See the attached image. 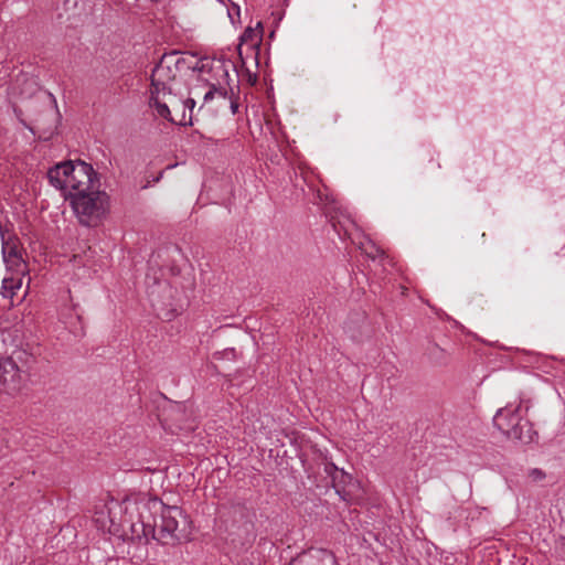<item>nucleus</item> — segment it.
Returning <instances> with one entry per match:
<instances>
[{
  "label": "nucleus",
  "instance_id": "nucleus-16",
  "mask_svg": "<svg viewBox=\"0 0 565 565\" xmlns=\"http://www.w3.org/2000/svg\"><path fill=\"white\" fill-rule=\"evenodd\" d=\"M216 92H217V89H215V88H212L209 92H206L204 95V100L207 102V100L212 99L214 96V93H216Z\"/></svg>",
  "mask_w": 565,
  "mask_h": 565
},
{
  "label": "nucleus",
  "instance_id": "nucleus-10",
  "mask_svg": "<svg viewBox=\"0 0 565 565\" xmlns=\"http://www.w3.org/2000/svg\"><path fill=\"white\" fill-rule=\"evenodd\" d=\"M22 286L21 275L4 277L2 280V286L0 294H2L6 298H12L17 290H19Z\"/></svg>",
  "mask_w": 565,
  "mask_h": 565
},
{
  "label": "nucleus",
  "instance_id": "nucleus-4",
  "mask_svg": "<svg viewBox=\"0 0 565 565\" xmlns=\"http://www.w3.org/2000/svg\"><path fill=\"white\" fill-rule=\"evenodd\" d=\"M520 412L521 404L499 408L493 417V424L508 438L530 444L534 440L536 433L533 430L532 424Z\"/></svg>",
  "mask_w": 565,
  "mask_h": 565
},
{
  "label": "nucleus",
  "instance_id": "nucleus-8",
  "mask_svg": "<svg viewBox=\"0 0 565 565\" xmlns=\"http://www.w3.org/2000/svg\"><path fill=\"white\" fill-rule=\"evenodd\" d=\"M162 93L150 92L149 104L153 107L158 114V116L171 121L175 122V120L171 117V111L167 105V103L162 102Z\"/></svg>",
  "mask_w": 565,
  "mask_h": 565
},
{
  "label": "nucleus",
  "instance_id": "nucleus-22",
  "mask_svg": "<svg viewBox=\"0 0 565 565\" xmlns=\"http://www.w3.org/2000/svg\"><path fill=\"white\" fill-rule=\"evenodd\" d=\"M235 11H236V14L238 15V14H239V8H238V7H236V8H235Z\"/></svg>",
  "mask_w": 565,
  "mask_h": 565
},
{
  "label": "nucleus",
  "instance_id": "nucleus-3",
  "mask_svg": "<svg viewBox=\"0 0 565 565\" xmlns=\"http://www.w3.org/2000/svg\"><path fill=\"white\" fill-rule=\"evenodd\" d=\"M97 188L79 194L75 192V195L68 199L79 223L85 226L97 225L108 212L109 198L106 192Z\"/></svg>",
  "mask_w": 565,
  "mask_h": 565
},
{
  "label": "nucleus",
  "instance_id": "nucleus-9",
  "mask_svg": "<svg viewBox=\"0 0 565 565\" xmlns=\"http://www.w3.org/2000/svg\"><path fill=\"white\" fill-rule=\"evenodd\" d=\"M263 38V25L262 22H257L255 28L248 26L241 35V44H249L253 47H257Z\"/></svg>",
  "mask_w": 565,
  "mask_h": 565
},
{
  "label": "nucleus",
  "instance_id": "nucleus-15",
  "mask_svg": "<svg viewBox=\"0 0 565 565\" xmlns=\"http://www.w3.org/2000/svg\"><path fill=\"white\" fill-rule=\"evenodd\" d=\"M117 505L119 507L120 504H119V502H118V501H116V500H114V499H111V500L109 501V503L105 505V508H106V509H107V511H108V519H109L110 523H114V519H113V516H111V510H113V508H114V507H117Z\"/></svg>",
  "mask_w": 565,
  "mask_h": 565
},
{
  "label": "nucleus",
  "instance_id": "nucleus-12",
  "mask_svg": "<svg viewBox=\"0 0 565 565\" xmlns=\"http://www.w3.org/2000/svg\"><path fill=\"white\" fill-rule=\"evenodd\" d=\"M360 249L370 258L375 259L383 254L372 242H359Z\"/></svg>",
  "mask_w": 565,
  "mask_h": 565
},
{
  "label": "nucleus",
  "instance_id": "nucleus-23",
  "mask_svg": "<svg viewBox=\"0 0 565 565\" xmlns=\"http://www.w3.org/2000/svg\"><path fill=\"white\" fill-rule=\"evenodd\" d=\"M228 17L231 18V20L233 21V14L231 11H228Z\"/></svg>",
  "mask_w": 565,
  "mask_h": 565
},
{
  "label": "nucleus",
  "instance_id": "nucleus-13",
  "mask_svg": "<svg viewBox=\"0 0 565 565\" xmlns=\"http://www.w3.org/2000/svg\"><path fill=\"white\" fill-rule=\"evenodd\" d=\"M326 471L328 473H330L331 471H334L335 476L332 477V480H333V483H334V488H335V491L338 494L341 495V490L338 488V484L335 483L337 482V479L338 477L340 476L341 477V482L345 483L347 481H349L351 479V477L345 473L343 470H339L333 463L331 465H328L326 467Z\"/></svg>",
  "mask_w": 565,
  "mask_h": 565
},
{
  "label": "nucleus",
  "instance_id": "nucleus-19",
  "mask_svg": "<svg viewBox=\"0 0 565 565\" xmlns=\"http://www.w3.org/2000/svg\"><path fill=\"white\" fill-rule=\"evenodd\" d=\"M237 108H238L237 104H236V103H234V102H232V103H231V109H232V113H233V114H236Z\"/></svg>",
  "mask_w": 565,
  "mask_h": 565
},
{
  "label": "nucleus",
  "instance_id": "nucleus-6",
  "mask_svg": "<svg viewBox=\"0 0 565 565\" xmlns=\"http://www.w3.org/2000/svg\"><path fill=\"white\" fill-rule=\"evenodd\" d=\"M177 70L173 65V55H164L153 67L151 73L150 92L162 93V96L171 93L170 85L175 78Z\"/></svg>",
  "mask_w": 565,
  "mask_h": 565
},
{
  "label": "nucleus",
  "instance_id": "nucleus-20",
  "mask_svg": "<svg viewBox=\"0 0 565 565\" xmlns=\"http://www.w3.org/2000/svg\"><path fill=\"white\" fill-rule=\"evenodd\" d=\"M103 515H104V513H103V512H100V516H98V518L96 519V521H97V522H100V523H102V525H103V526H105V520H104V516H103Z\"/></svg>",
  "mask_w": 565,
  "mask_h": 565
},
{
  "label": "nucleus",
  "instance_id": "nucleus-11",
  "mask_svg": "<svg viewBox=\"0 0 565 565\" xmlns=\"http://www.w3.org/2000/svg\"><path fill=\"white\" fill-rule=\"evenodd\" d=\"M332 220H334V217H332ZM332 225H333L334 230L339 233H340V230H343L344 235L348 236L352 242H354V238L352 237V235H353V230L355 228V223L351 218L350 215H347V216L343 215V221H341L340 218L337 221H332Z\"/></svg>",
  "mask_w": 565,
  "mask_h": 565
},
{
  "label": "nucleus",
  "instance_id": "nucleus-7",
  "mask_svg": "<svg viewBox=\"0 0 565 565\" xmlns=\"http://www.w3.org/2000/svg\"><path fill=\"white\" fill-rule=\"evenodd\" d=\"M2 257L8 270L14 275H23L26 265L19 248L9 242L2 243Z\"/></svg>",
  "mask_w": 565,
  "mask_h": 565
},
{
  "label": "nucleus",
  "instance_id": "nucleus-1",
  "mask_svg": "<svg viewBox=\"0 0 565 565\" xmlns=\"http://www.w3.org/2000/svg\"><path fill=\"white\" fill-rule=\"evenodd\" d=\"M149 515L140 513L145 534L151 533L153 540L161 544L173 545L186 540L190 521L179 507H167L161 501L151 500L141 503Z\"/></svg>",
  "mask_w": 565,
  "mask_h": 565
},
{
  "label": "nucleus",
  "instance_id": "nucleus-17",
  "mask_svg": "<svg viewBox=\"0 0 565 565\" xmlns=\"http://www.w3.org/2000/svg\"><path fill=\"white\" fill-rule=\"evenodd\" d=\"M195 105V102L192 99V98H188L185 102H184V108L189 107L191 110L193 109Z\"/></svg>",
  "mask_w": 565,
  "mask_h": 565
},
{
  "label": "nucleus",
  "instance_id": "nucleus-14",
  "mask_svg": "<svg viewBox=\"0 0 565 565\" xmlns=\"http://www.w3.org/2000/svg\"><path fill=\"white\" fill-rule=\"evenodd\" d=\"M527 476L532 481L539 482L545 478V472L539 468H533L529 470Z\"/></svg>",
  "mask_w": 565,
  "mask_h": 565
},
{
  "label": "nucleus",
  "instance_id": "nucleus-18",
  "mask_svg": "<svg viewBox=\"0 0 565 565\" xmlns=\"http://www.w3.org/2000/svg\"><path fill=\"white\" fill-rule=\"evenodd\" d=\"M122 504L125 505V510L127 511L128 508L132 504L131 500L127 499L122 501Z\"/></svg>",
  "mask_w": 565,
  "mask_h": 565
},
{
  "label": "nucleus",
  "instance_id": "nucleus-24",
  "mask_svg": "<svg viewBox=\"0 0 565 565\" xmlns=\"http://www.w3.org/2000/svg\"><path fill=\"white\" fill-rule=\"evenodd\" d=\"M221 95L226 96V93H222L221 90H217Z\"/></svg>",
  "mask_w": 565,
  "mask_h": 565
},
{
  "label": "nucleus",
  "instance_id": "nucleus-5",
  "mask_svg": "<svg viewBox=\"0 0 565 565\" xmlns=\"http://www.w3.org/2000/svg\"><path fill=\"white\" fill-rule=\"evenodd\" d=\"M28 371L19 366L13 358L0 359V392L9 395L19 393L25 385Z\"/></svg>",
  "mask_w": 565,
  "mask_h": 565
},
{
  "label": "nucleus",
  "instance_id": "nucleus-21",
  "mask_svg": "<svg viewBox=\"0 0 565 565\" xmlns=\"http://www.w3.org/2000/svg\"><path fill=\"white\" fill-rule=\"evenodd\" d=\"M180 124H181V125H192V120H191V118L189 119V121H185V120L183 121V120H181V121H180Z\"/></svg>",
  "mask_w": 565,
  "mask_h": 565
},
{
  "label": "nucleus",
  "instance_id": "nucleus-2",
  "mask_svg": "<svg viewBox=\"0 0 565 565\" xmlns=\"http://www.w3.org/2000/svg\"><path fill=\"white\" fill-rule=\"evenodd\" d=\"M47 178L66 199L75 195V192L79 194L98 186L97 174L93 167L83 161L58 163L49 170Z\"/></svg>",
  "mask_w": 565,
  "mask_h": 565
}]
</instances>
